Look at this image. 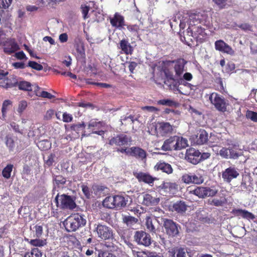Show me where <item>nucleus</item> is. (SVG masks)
I'll return each mask as SVG.
<instances>
[{"label":"nucleus","instance_id":"26","mask_svg":"<svg viewBox=\"0 0 257 257\" xmlns=\"http://www.w3.org/2000/svg\"><path fill=\"white\" fill-rule=\"evenodd\" d=\"M233 213L238 218H243L247 220H253L255 215L246 210H232Z\"/></svg>","mask_w":257,"mask_h":257},{"label":"nucleus","instance_id":"17","mask_svg":"<svg viewBox=\"0 0 257 257\" xmlns=\"http://www.w3.org/2000/svg\"><path fill=\"white\" fill-rule=\"evenodd\" d=\"M54 187L52 190L53 194L56 192H58L60 188H63V186L66 184V179L62 175H57L53 178Z\"/></svg>","mask_w":257,"mask_h":257},{"label":"nucleus","instance_id":"11","mask_svg":"<svg viewBox=\"0 0 257 257\" xmlns=\"http://www.w3.org/2000/svg\"><path fill=\"white\" fill-rule=\"evenodd\" d=\"M200 152L194 148H190L186 150L185 159L189 163L196 165L200 163L199 155Z\"/></svg>","mask_w":257,"mask_h":257},{"label":"nucleus","instance_id":"57","mask_svg":"<svg viewBox=\"0 0 257 257\" xmlns=\"http://www.w3.org/2000/svg\"><path fill=\"white\" fill-rule=\"evenodd\" d=\"M131 148L123 146L122 147L118 148L116 151L122 154L124 153L126 155L131 156Z\"/></svg>","mask_w":257,"mask_h":257},{"label":"nucleus","instance_id":"42","mask_svg":"<svg viewBox=\"0 0 257 257\" xmlns=\"http://www.w3.org/2000/svg\"><path fill=\"white\" fill-rule=\"evenodd\" d=\"M12 102L10 100H5L3 103L2 108V115L4 118L6 117V113L9 106H11Z\"/></svg>","mask_w":257,"mask_h":257},{"label":"nucleus","instance_id":"46","mask_svg":"<svg viewBox=\"0 0 257 257\" xmlns=\"http://www.w3.org/2000/svg\"><path fill=\"white\" fill-rule=\"evenodd\" d=\"M245 116L247 119H250L251 121L257 122V112L251 110H247Z\"/></svg>","mask_w":257,"mask_h":257},{"label":"nucleus","instance_id":"13","mask_svg":"<svg viewBox=\"0 0 257 257\" xmlns=\"http://www.w3.org/2000/svg\"><path fill=\"white\" fill-rule=\"evenodd\" d=\"M166 233L170 236L174 237L179 233L177 224L172 220L166 219L164 223Z\"/></svg>","mask_w":257,"mask_h":257},{"label":"nucleus","instance_id":"55","mask_svg":"<svg viewBox=\"0 0 257 257\" xmlns=\"http://www.w3.org/2000/svg\"><path fill=\"white\" fill-rule=\"evenodd\" d=\"M46 6L51 8H55L56 6L60 2H64L65 0H46Z\"/></svg>","mask_w":257,"mask_h":257},{"label":"nucleus","instance_id":"49","mask_svg":"<svg viewBox=\"0 0 257 257\" xmlns=\"http://www.w3.org/2000/svg\"><path fill=\"white\" fill-rule=\"evenodd\" d=\"M30 244L35 246H43L46 244V241L45 240H42L40 239H31Z\"/></svg>","mask_w":257,"mask_h":257},{"label":"nucleus","instance_id":"58","mask_svg":"<svg viewBox=\"0 0 257 257\" xmlns=\"http://www.w3.org/2000/svg\"><path fill=\"white\" fill-rule=\"evenodd\" d=\"M36 93V95L37 96H40V97H42L43 98H48V99H52V98H54L55 97V96L51 94L50 93L47 92V91H42L41 92V94H38L36 91L35 92Z\"/></svg>","mask_w":257,"mask_h":257},{"label":"nucleus","instance_id":"24","mask_svg":"<svg viewBox=\"0 0 257 257\" xmlns=\"http://www.w3.org/2000/svg\"><path fill=\"white\" fill-rule=\"evenodd\" d=\"M119 48L121 50L122 53L125 55H132L134 48L126 39H122L119 42Z\"/></svg>","mask_w":257,"mask_h":257},{"label":"nucleus","instance_id":"8","mask_svg":"<svg viewBox=\"0 0 257 257\" xmlns=\"http://www.w3.org/2000/svg\"><path fill=\"white\" fill-rule=\"evenodd\" d=\"M98 236L103 240L111 239L114 238L113 231L110 227L101 224H98L96 227Z\"/></svg>","mask_w":257,"mask_h":257},{"label":"nucleus","instance_id":"6","mask_svg":"<svg viewBox=\"0 0 257 257\" xmlns=\"http://www.w3.org/2000/svg\"><path fill=\"white\" fill-rule=\"evenodd\" d=\"M209 99L217 110L223 112L226 111L228 103L223 96L213 92L210 94Z\"/></svg>","mask_w":257,"mask_h":257},{"label":"nucleus","instance_id":"12","mask_svg":"<svg viewBox=\"0 0 257 257\" xmlns=\"http://www.w3.org/2000/svg\"><path fill=\"white\" fill-rule=\"evenodd\" d=\"M239 175L237 169L234 167L230 166L222 172V178L225 182L230 183L232 180L236 178Z\"/></svg>","mask_w":257,"mask_h":257},{"label":"nucleus","instance_id":"62","mask_svg":"<svg viewBox=\"0 0 257 257\" xmlns=\"http://www.w3.org/2000/svg\"><path fill=\"white\" fill-rule=\"evenodd\" d=\"M213 2L221 9H224L226 6L227 0H212Z\"/></svg>","mask_w":257,"mask_h":257},{"label":"nucleus","instance_id":"45","mask_svg":"<svg viewBox=\"0 0 257 257\" xmlns=\"http://www.w3.org/2000/svg\"><path fill=\"white\" fill-rule=\"evenodd\" d=\"M98 257H117L116 255L108 250L100 249L98 251Z\"/></svg>","mask_w":257,"mask_h":257},{"label":"nucleus","instance_id":"30","mask_svg":"<svg viewBox=\"0 0 257 257\" xmlns=\"http://www.w3.org/2000/svg\"><path fill=\"white\" fill-rule=\"evenodd\" d=\"M208 139V135L204 130H200L196 136V144L203 145L207 143Z\"/></svg>","mask_w":257,"mask_h":257},{"label":"nucleus","instance_id":"44","mask_svg":"<svg viewBox=\"0 0 257 257\" xmlns=\"http://www.w3.org/2000/svg\"><path fill=\"white\" fill-rule=\"evenodd\" d=\"M76 50L78 53V56L80 58L84 59L85 58L86 55L84 45L83 44L80 45H77Z\"/></svg>","mask_w":257,"mask_h":257},{"label":"nucleus","instance_id":"29","mask_svg":"<svg viewBox=\"0 0 257 257\" xmlns=\"http://www.w3.org/2000/svg\"><path fill=\"white\" fill-rule=\"evenodd\" d=\"M162 188L165 191L175 194L178 190L179 185L176 182H165L162 184Z\"/></svg>","mask_w":257,"mask_h":257},{"label":"nucleus","instance_id":"61","mask_svg":"<svg viewBox=\"0 0 257 257\" xmlns=\"http://www.w3.org/2000/svg\"><path fill=\"white\" fill-rule=\"evenodd\" d=\"M27 106V102L25 100L21 101L19 104L18 108V112L20 113H21L24 111V110L26 108Z\"/></svg>","mask_w":257,"mask_h":257},{"label":"nucleus","instance_id":"41","mask_svg":"<svg viewBox=\"0 0 257 257\" xmlns=\"http://www.w3.org/2000/svg\"><path fill=\"white\" fill-rule=\"evenodd\" d=\"M13 168V165L12 164H8L4 168L2 174L5 178L9 179L10 178Z\"/></svg>","mask_w":257,"mask_h":257},{"label":"nucleus","instance_id":"43","mask_svg":"<svg viewBox=\"0 0 257 257\" xmlns=\"http://www.w3.org/2000/svg\"><path fill=\"white\" fill-rule=\"evenodd\" d=\"M126 28L132 34H134V35L139 36V33L140 30V28L139 25L136 24L129 25L127 26Z\"/></svg>","mask_w":257,"mask_h":257},{"label":"nucleus","instance_id":"14","mask_svg":"<svg viewBox=\"0 0 257 257\" xmlns=\"http://www.w3.org/2000/svg\"><path fill=\"white\" fill-rule=\"evenodd\" d=\"M215 48L216 50L231 55L234 53L232 48L222 40H217L215 42Z\"/></svg>","mask_w":257,"mask_h":257},{"label":"nucleus","instance_id":"54","mask_svg":"<svg viewBox=\"0 0 257 257\" xmlns=\"http://www.w3.org/2000/svg\"><path fill=\"white\" fill-rule=\"evenodd\" d=\"M173 209H186L187 205L183 201H177L173 204Z\"/></svg>","mask_w":257,"mask_h":257},{"label":"nucleus","instance_id":"48","mask_svg":"<svg viewBox=\"0 0 257 257\" xmlns=\"http://www.w3.org/2000/svg\"><path fill=\"white\" fill-rule=\"evenodd\" d=\"M27 66H29L32 69L38 71L42 70L43 68V67L41 64H39L35 61H29Z\"/></svg>","mask_w":257,"mask_h":257},{"label":"nucleus","instance_id":"3","mask_svg":"<svg viewBox=\"0 0 257 257\" xmlns=\"http://www.w3.org/2000/svg\"><path fill=\"white\" fill-rule=\"evenodd\" d=\"M76 198L73 196L65 194L60 195L57 193L54 201L57 207L61 209H75L77 207Z\"/></svg>","mask_w":257,"mask_h":257},{"label":"nucleus","instance_id":"38","mask_svg":"<svg viewBox=\"0 0 257 257\" xmlns=\"http://www.w3.org/2000/svg\"><path fill=\"white\" fill-rule=\"evenodd\" d=\"M158 104L168 106L177 107L179 106V103L178 102L169 99H163L159 100L158 101Z\"/></svg>","mask_w":257,"mask_h":257},{"label":"nucleus","instance_id":"60","mask_svg":"<svg viewBox=\"0 0 257 257\" xmlns=\"http://www.w3.org/2000/svg\"><path fill=\"white\" fill-rule=\"evenodd\" d=\"M35 234L37 237H40L43 233V226L41 225L37 224L34 227Z\"/></svg>","mask_w":257,"mask_h":257},{"label":"nucleus","instance_id":"63","mask_svg":"<svg viewBox=\"0 0 257 257\" xmlns=\"http://www.w3.org/2000/svg\"><path fill=\"white\" fill-rule=\"evenodd\" d=\"M62 120L65 122H70L73 120V116L71 114L65 112L63 113Z\"/></svg>","mask_w":257,"mask_h":257},{"label":"nucleus","instance_id":"27","mask_svg":"<svg viewBox=\"0 0 257 257\" xmlns=\"http://www.w3.org/2000/svg\"><path fill=\"white\" fill-rule=\"evenodd\" d=\"M159 130L162 136H165L173 132V127L169 122H161L159 123Z\"/></svg>","mask_w":257,"mask_h":257},{"label":"nucleus","instance_id":"1","mask_svg":"<svg viewBox=\"0 0 257 257\" xmlns=\"http://www.w3.org/2000/svg\"><path fill=\"white\" fill-rule=\"evenodd\" d=\"M187 63V61L183 58L162 61L161 71L164 72L167 81L175 82L182 76Z\"/></svg>","mask_w":257,"mask_h":257},{"label":"nucleus","instance_id":"9","mask_svg":"<svg viewBox=\"0 0 257 257\" xmlns=\"http://www.w3.org/2000/svg\"><path fill=\"white\" fill-rule=\"evenodd\" d=\"M85 126L86 125L85 123L82 122L81 123L77 124H72L70 125L69 128L66 127V130L67 132L70 131L71 132L74 139L78 138L80 136V134L82 133L81 139H82L84 137L87 136L84 132Z\"/></svg>","mask_w":257,"mask_h":257},{"label":"nucleus","instance_id":"18","mask_svg":"<svg viewBox=\"0 0 257 257\" xmlns=\"http://www.w3.org/2000/svg\"><path fill=\"white\" fill-rule=\"evenodd\" d=\"M134 175L139 182H143L149 184L153 183L156 179L150 174L142 172L134 173Z\"/></svg>","mask_w":257,"mask_h":257},{"label":"nucleus","instance_id":"34","mask_svg":"<svg viewBox=\"0 0 257 257\" xmlns=\"http://www.w3.org/2000/svg\"><path fill=\"white\" fill-rule=\"evenodd\" d=\"M114 197L109 196L106 197L102 202V205L104 207L107 209H114Z\"/></svg>","mask_w":257,"mask_h":257},{"label":"nucleus","instance_id":"56","mask_svg":"<svg viewBox=\"0 0 257 257\" xmlns=\"http://www.w3.org/2000/svg\"><path fill=\"white\" fill-rule=\"evenodd\" d=\"M206 188L205 197L206 196H215L218 191L215 188H211L209 187Z\"/></svg>","mask_w":257,"mask_h":257},{"label":"nucleus","instance_id":"37","mask_svg":"<svg viewBox=\"0 0 257 257\" xmlns=\"http://www.w3.org/2000/svg\"><path fill=\"white\" fill-rule=\"evenodd\" d=\"M38 148L42 151H46L51 147V143L48 140H43L37 143Z\"/></svg>","mask_w":257,"mask_h":257},{"label":"nucleus","instance_id":"47","mask_svg":"<svg viewBox=\"0 0 257 257\" xmlns=\"http://www.w3.org/2000/svg\"><path fill=\"white\" fill-rule=\"evenodd\" d=\"M246 179H248L247 177H244L242 179L241 184L240 188L242 191H250V182H247L246 181Z\"/></svg>","mask_w":257,"mask_h":257},{"label":"nucleus","instance_id":"21","mask_svg":"<svg viewBox=\"0 0 257 257\" xmlns=\"http://www.w3.org/2000/svg\"><path fill=\"white\" fill-rule=\"evenodd\" d=\"M155 169L157 171H161L168 175L171 174L173 172V169L172 166L165 162L160 161L158 162L154 167Z\"/></svg>","mask_w":257,"mask_h":257},{"label":"nucleus","instance_id":"32","mask_svg":"<svg viewBox=\"0 0 257 257\" xmlns=\"http://www.w3.org/2000/svg\"><path fill=\"white\" fill-rule=\"evenodd\" d=\"M146 225L147 229L152 233H156V228L155 224L157 223V220L155 219L153 221L151 217L147 216L146 218Z\"/></svg>","mask_w":257,"mask_h":257},{"label":"nucleus","instance_id":"25","mask_svg":"<svg viewBox=\"0 0 257 257\" xmlns=\"http://www.w3.org/2000/svg\"><path fill=\"white\" fill-rule=\"evenodd\" d=\"M17 86L20 90L27 91H32L33 90V86H34V91L35 92L40 89L38 85L33 86L30 82L26 81H17Z\"/></svg>","mask_w":257,"mask_h":257},{"label":"nucleus","instance_id":"50","mask_svg":"<svg viewBox=\"0 0 257 257\" xmlns=\"http://www.w3.org/2000/svg\"><path fill=\"white\" fill-rule=\"evenodd\" d=\"M82 191L84 196L87 199L90 198L92 194V191L91 189L87 186L84 184L81 185Z\"/></svg>","mask_w":257,"mask_h":257},{"label":"nucleus","instance_id":"5","mask_svg":"<svg viewBox=\"0 0 257 257\" xmlns=\"http://www.w3.org/2000/svg\"><path fill=\"white\" fill-rule=\"evenodd\" d=\"M133 142L131 136L121 133L109 140L108 144L111 146L123 147L130 146Z\"/></svg>","mask_w":257,"mask_h":257},{"label":"nucleus","instance_id":"51","mask_svg":"<svg viewBox=\"0 0 257 257\" xmlns=\"http://www.w3.org/2000/svg\"><path fill=\"white\" fill-rule=\"evenodd\" d=\"M6 81L5 85L3 86L4 87L8 88L17 86V81L16 79H13V80H11V79L7 78Z\"/></svg>","mask_w":257,"mask_h":257},{"label":"nucleus","instance_id":"39","mask_svg":"<svg viewBox=\"0 0 257 257\" xmlns=\"http://www.w3.org/2000/svg\"><path fill=\"white\" fill-rule=\"evenodd\" d=\"M42 253L38 248H32L30 252L25 253L24 257H42Z\"/></svg>","mask_w":257,"mask_h":257},{"label":"nucleus","instance_id":"33","mask_svg":"<svg viewBox=\"0 0 257 257\" xmlns=\"http://www.w3.org/2000/svg\"><path fill=\"white\" fill-rule=\"evenodd\" d=\"M206 188L204 187H197L193 190H190L189 193L195 195L199 198L205 197Z\"/></svg>","mask_w":257,"mask_h":257},{"label":"nucleus","instance_id":"52","mask_svg":"<svg viewBox=\"0 0 257 257\" xmlns=\"http://www.w3.org/2000/svg\"><path fill=\"white\" fill-rule=\"evenodd\" d=\"M81 13L83 15V18L84 19H86L88 18L87 16L88 13L90 10V7L86 5L85 4H82L81 6Z\"/></svg>","mask_w":257,"mask_h":257},{"label":"nucleus","instance_id":"23","mask_svg":"<svg viewBox=\"0 0 257 257\" xmlns=\"http://www.w3.org/2000/svg\"><path fill=\"white\" fill-rule=\"evenodd\" d=\"M187 30L188 33H191L192 36L196 39H198L200 36L203 37L205 34V29L201 26H189Z\"/></svg>","mask_w":257,"mask_h":257},{"label":"nucleus","instance_id":"40","mask_svg":"<svg viewBox=\"0 0 257 257\" xmlns=\"http://www.w3.org/2000/svg\"><path fill=\"white\" fill-rule=\"evenodd\" d=\"M122 221L124 223L127 225H132L138 221V219L133 216L127 215H122Z\"/></svg>","mask_w":257,"mask_h":257},{"label":"nucleus","instance_id":"35","mask_svg":"<svg viewBox=\"0 0 257 257\" xmlns=\"http://www.w3.org/2000/svg\"><path fill=\"white\" fill-rule=\"evenodd\" d=\"M11 17V15L9 11H5L4 10H1L0 11V22L1 23L7 24V23L10 21Z\"/></svg>","mask_w":257,"mask_h":257},{"label":"nucleus","instance_id":"53","mask_svg":"<svg viewBox=\"0 0 257 257\" xmlns=\"http://www.w3.org/2000/svg\"><path fill=\"white\" fill-rule=\"evenodd\" d=\"M101 125V122H97L95 121H91L89 122L88 124V128L89 129H91L92 131V129L98 130L100 128Z\"/></svg>","mask_w":257,"mask_h":257},{"label":"nucleus","instance_id":"2","mask_svg":"<svg viewBox=\"0 0 257 257\" xmlns=\"http://www.w3.org/2000/svg\"><path fill=\"white\" fill-rule=\"evenodd\" d=\"M188 146L186 139L178 136H171L164 142L161 150L164 151H180Z\"/></svg>","mask_w":257,"mask_h":257},{"label":"nucleus","instance_id":"15","mask_svg":"<svg viewBox=\"0 0 257 257\" xmlns=\"http://www.w3.org/2000/svg\"><path fill=\"white\" fill-rule=\"evenodd\" d=\"M131 156L137 159L144 160L147 158V152L142 148L139 147H131Z\"/></svg>","mask_w":257,"mask_h":257},{"label":"nucleus","instance_id":"16","mask_svg":"<svg viewBox=\"0 0 257 257\" xmlns=\"http://www.w3.org/2000/svg\"><path fill=\"white\" fill-rule=\"evenodd\" d=\"M110 23L113 27L116 28H121L125 26L124 17L118 13H115L113 17L110 19Z\"/></svg>","mask_w":257,"mask_h":257},{"label":"nucleus","instance_id":"31","mask_svg":"<svg viewBox=\"0 0 257 257\" xmlns=\"http://www.w3.org/2000/svg\"><path fill=\"white\" fill-rule=\"evenodd\" d=\"M226 199L224 197L214 198L208 200V204L216 207L223 206L226 203Z\"/></svg>","mask_w":257,"mask_h":257},{"label":"nucleus","instance_id":"22","mask_svg":"<svg viewBox=\"0 0 257 257\" xmlns=\"http://www.w3.org/2000/svg\"><path fill=\"white\" fill-rule=\"evenodd\" d=\"M19 49V45L14 40H8L6 42L4 51L8 54H11Z\"/></svg>","mask_w":257,"mask_h":257},{"label":"nucleus","instance_id":"10","mask_svg":"<svg viewBox=\"0 0 257 257\" xmlns=\"http://www.w3.org/2000/svg\"><path fill=\"white\" fill-rule=\"evenodd\" d=\"M134 239L138 244L145 246H148L151 243V237L150 234L143 231H136Z\"/></svg>","mask_w":257,"mask_h":257},{"label":"nucleus","instance_id":"4","mask_svg":"<svg viewBox=\"0 0 257 257\" xmlns=\"http://www.w3.org/2000/svg\"><path fill=\"white\" fill-rule=\"evenodd\" d=\"M86 221L78 213L69 216L64 222L66 229L68 232L75 231L86 224Z\"/></svg>","mask_w":257,"mask_h":257},{"label":"nucleus","instance_id":"64","mask_svg":"<svg viewBox=\"0 0 257 257\" xmlns=\"http://www.w3.org/2000/svg\"><path fill=\"white\" fill-rule=\"evenodd\" d=\"M12 0H0V6L3 9H7L11 4Z\"/></svg>","mask_w":257,"mask_h":257},{"label":"nucleus","instance_id":"7","mask_svg":"<svg viewBox=\"0 0 257 257\" xmlns=\"http://www.w3.org/2000/svg\"><path fill=\"white\" fill-rule=\"evenodd\" d=\"M181 181L187 184L200 185L204 182V179L203 175L199 173H188L182 176Z\"/></svg>","mask_w":257,"mask_h":257},{"label":"nucleus","instance_id":"20","mask_svg":"<svg viewBox=\"0 0 257 257\" xmlns=\"http://www.w3.org/2000/svg\"><path fill=\"white\" fill-rule=\"evenodd\" d=\"M159 197H154L151 194L146 193L143 196V204L147 206H153L157 205L160 202Z\"/></svg>","mask_w":257,"mask_h":257},{"label":"nucleus","instance_id":"36","mask_svg":"<svg viewBox=\"0 0 257 257\" xmlns=\"http://www.w3.org/2000/svg\"><path fill=\"white\" fill-rule=\"evenodd\" d=\"M6 145L9 148L10 151H13L15 147V141L13 138V136L11 134H8L6 136Z\"/></svg>","mask_w":257,"mask_h":257},{"label":"nucleus","instance_id":"19","mask_svg":"<svg viewBox=\"0 0 257 257\" xmlns=\"http://www.w3.org/2000/svg\"><path fill=\"white\" fill-rule=\"evenodd\" d=\"M227 146L228 147V154L229 155V158L236 159L241 156L240 153L238 151V145L231 143L230 141V143L227 142Z\"/></svg>","mask_w":257,"mask_h":257},{"label":"nucleus","instance_id":"59","mask_svg":"<svg viewBox=\"0 0 257 257\" xmlns=\"http://www.w3.org/2000/svg\"><path fill=\"white\" fill-rule=\"evenodd\" d=\"M219 154L223 158L228 159L229 155L228 154V148H222L219 151Z\"/></svg>","mask_w":257,"mask_h":257},{"label":"nucleus","instance_id":"28","mask_svg":"<svg viewBox=\"0 0 257 257\" xmlns=\"http://www.w3.org/2000/svg\"><path fill=\"white\" fill-rule=\"evenodd\" d=\"M114 207H125L128 202L127 196L124 197L121 195H114Z\"/></svg>","mask_w":257,"mask_h":257}]
</instances>
